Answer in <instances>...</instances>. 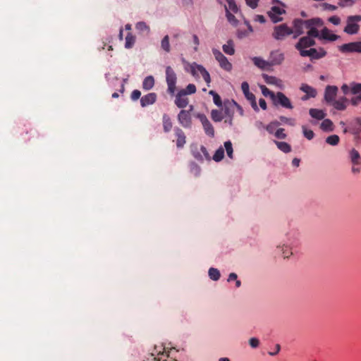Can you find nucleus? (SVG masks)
<instances>
[{"instance_id": "nucleus-1", "label": "nucleus", "mask_w": 361, "mask_h": 361, "mask_svg": "<svg viewBox=\"0 0 361 361\" xmlns=\"http://www.w3.org/2000/svg\"><path fill=\"white\" fill-rule=\"evenodd\" d=\"M361 21L360 15L349 16L346 19V26L343 31L348 35H355L359 32L360 25L358 23Z\"/></svg>"}, {"instance_id": "nucleus-2", "label": "nucleus", "mask_w": 361, "mask_h": 361, "mask_svg": "<svg viewBox=\"0 0 361 361\" xmlns=\"http://www.w3.org/2000/svg\"><path fill=\"white\" fill-rule=\"evenodd\" d=\"M324 22L319 18H314L309 20H306V28L309 30L307 31V36L312 38L313 37H320V33L317 29V27H319L323 26Z\"/></svg>"}, {"instance_id": "nucleus-3", "label": "nucleus", "mask_w": 361, "mask_h": 361, "mask_svg": "<svg viewBox=\"0 0 361 361\" xmlns=\"http://www.w3.org/2000/svg\"><path fill=\"white\" fill-rule=\"evenodd\" d=\"M166 82L168 86L167 92L173 96L176 90L177 76L171 66L166 68Z\"/></svg>"}, {"instance_id": "nucleus-4", "label": "nucleus", "mask_w": 361, "mask_h": 361, "mask_svg": "<svg viewBox=\"0 0 361 361\" xmlns=\"http://www.w3.org/2000/svg\"><path fill=\"white\" fill-rule=\"evenodd\" d=\"M293 29L289 27L286 24H281L275 26L272 37L276 40H283L286 37L293 34Z\"/></svg>"}, {"instance_id": "nucleus-5", "label": "nucleus", "mask_w": 361, "mask_h": 361, "mask_svg": "<svg viewBox=\"0 0 361 361\" xmlns=\"http://www.w3.org/2000/svg\"><path fill=\"white\" fill-rule=\"evenodd\" d=\"M272 102L275 106H280L287 109H293V106L288 97L283 92H278L272 99Z\"/></svg>"}, {"instance_id": "nucleus-6", "label": "nucleus", "mask_w": 361, "mask_h": 361, "mask_svg": "<svg viewBox=\"0 0 361 361\" xmlns=\"http://www.w3.org/2000/svg\"><path fill=\"white\" fill-rule=\"evenodd\" d=\"M212 53L222 69L226 71L232 70L233 66L231 63L228 61V59L219 50L212 49Z\"/></svg>"}, {"instance_id": "nucleus-7", "label": "nucleus", "mask_w": 361, "mask_h": 361, "mask_svg": "<svg viewBox=\"0 0 361 361\" xmlns=\"http://www.w3.org/2000/svg\"><path fill=\"white\" fill-rule=\"evenodd\" d=\"M191 73L194 76H197L200 73L203 78L204 80L207 82V85L209 86L211 82V78L209 72L202 65L194 63L190 66Z\"/></svg>"}, {"instance_id": "nucleus-8", "label": "nucleus", "mask_w": 361, "mask_h": 361, "mask_svg": "<svg viewBox=\"0 0 361 361\" xmlns=\"http://www.w3.org/2000/svg\"><path fill=\"white\" fill-rule=\"evenodd\" d=\"M315 44L316 42L314 39L310 37L305 36L299 39L298 42L295 45V47L300 51V54L301 55V51H306V48L311 47L315 45Z\"/></svg>"}, {"instance_id": "nucleus-9", "label": "nucleus", "mask_w": 361, "mask_h": 361, "mask_svg": "<svg viewBox=\"0 0 361 361\" xmlns=\"http://www.w3.org/2000/svg\"><path fill=\"white\" fill-rule=\"evenodd\" d=\"M326 55V51L323 49L320 48L318 50L314 48H310L307 51H301V56H310L311 59H319L324 57Z\"/></svg>"}, {"instance_id": "nucleus-10", "label": "nucleus", "mask_w": 361, "mask_h": 361, "mask_svg": "<svg viewBox=\"0 0 361 361\" xmlns=\"http://www.w3.org/2000/svg\"><path fill=\"white\" fill-rule=\"evenodd\" d=\"M197 118L202 123L205 133L209 137H213L214 136V129L207 116L203 114H198Z\"/></svg>"}, {"instance_id": "nucleus-11", "label": "nucleus", "mask_w": 361, "mask_h": 361, "mask_svg": "<svg viewBox=\"0 0 361 361\" xmlns=\"http://www.w3.org/2000/svg\"><path fill=\"white\" fill-rule=\"evenodd\" d=\"M241 89L246 99L250 102L251 106L253 108V109L256 111H258L259 108L257 105L255 96L252 93L250 92L249 84L247 82H242Z\"/></svg>"}, {"instance_id": "nucleus-12", "label": "nucleus", "mask_w": 361, "mask_h": 361, "mask_svg": "<svg viewBox=\"0 0 361 361\" xmlns=\"http://www.w3.org/2000/svg\"><path fill=\"white\" fill-rule=\"evenodd\" d=\"M284 54L279 50H274L270 52L269 63L270 66L281 65L284 61Z\"/></svg>"}, {"instance_id": "nucleus-13", "label": "nucleus", "mask_w": 361, "mask_h": 361, "mask_svg": "<svg viewBox=\"0 0 361 361\" xmlns=\"http://www.w3.org/2000/svg\"><path fill=\"white\" fill-rule=\"evenodd\" d=\"M179 123L185 128H190L192 126V118L189 111L181 110L178 114Z\"/></svg>"}, {"instance_id": "nucleus-14", "label": "nucleus", "mask_w": 361, "mask_h": 361, "mask_svg": "<svg viewBox=\"0 0 361 361\" xmlns=\"http://www.w3.org/2000/svg\"><path fill=\"white\" fill-rule=\"evenodd\" d=\"M339 50L343 53L357 52L361 53V42H354L343 44L339 47Z\"/></svg>"}, {"instance_id": "nucleus-15", "label": "nucleus", "mask_w": 361, "mask_h": 361, "mask_svg": "<svg viewBox=\"0 0 361 361\" xmlns=\"http://www.w3.org/2000/svg\"><path fill=\"white\" fill-rule=\"evenodd\" d=\"M286 11L283 8H281L279 6H272L271 10L267 13L269 17L271 18V21L274 23L282 21L283 18L281 17V15L285 13Z\"/></svg>"}, {"instance_id": "nucleus-16", "label": "nucleus", "mask_w": 361, "mask_h": 361, "mask_svg": "<svg viewBox=\"0 0 361 361\" xmlns=\"http://www.w3.org/2000/svg\"><path fill=\"white\" fill-rule=\"evenodd\" d=\"M175 97L174 103L177 107L183 109L188 106L189 99L183 90H179Z\"/></svg>"}, {"instance_id": "nucleus-17", "label": "nucleus", "mask_w": 361, "mask_h": 361, "mask_svg": "<svg viewBox=\"0 0 361 361\" xmlns=\"http://www.w3.org/2000/svg\"><path fill=\"white\" fill-rule=\"evenodd\" d=\"M338 87L334 85H327L324 92V99L328 103H332L337 95Z\"/></svg>"}, {"instance_id": "nucleus-18", "label": "nucleus", "mask_w": 361, "mask_h": 361, "mask_svg": "<svg viewBox=\"0 0 361 361\" xmlns=\"http://www.w3.org/2000/svg\"><path fill=\"white\" fill-rule=\"evenodd\" d=\"M293 26L295 29L294 38H296L299 35L303 34V27L306 28V20L295 19L293 20Z\"/></svg>"}, {"instance_id": "nucleus-19", "label": "nucleus", "mask_w": 361, "mask_h": 361, "mask_svg": "<svg viewBox=\"0 0 361 361\" xmlns=\"http://www.w3.org/2000/svg\"><path fill=\"white\" fill-rule=\"evenodd\" d=\"M175 135L177 137L176 139V146L178 148H182L185 145L186 142V137L185 135L184 132L180 128H175L174 129Z\"/></svg>"}, {"instance_id": "nucleus-20", "label": "nucleus", "mask_w": 361, "mask_h": 361, "mask_svg": "<svg viewBox=\"0 0 361 361\" xmlns=\"http://www.w3.org/2000/svg\"><path fill=\"white\" fill-rule=\"evenodd\" d=\"M348 131L350 132L351 133H353L354 135H358L359 133H361V119L359 118L354 119L350 123V127L349 128V130H348L347 128H345L343 130L344 133H346Z\"/></svg>"}, {"instance_id": "nucleus-21", "label": "nucleus", "mask_w": 361, "mask_h": 361, "mask_svg": "<svg viewBox=\"0 0 361 361\" xmlns=\"http://www.w3.org/2000/svg\"><path fill=\"white\" fill-rule=\"evenodd\" d=\"M252 61L255 66L261 70H269L271 68L269 61H266L262 57L255 56L252 58Z\"/></svg>"}, {"instance_id": "nucleus-22", "label": "nucleus", "mask_w": 361, "mask_h": 361, "mask_svg": "<svg viewBox=\"0 0 361 361\" xmlns=\"http://www.w3.org/2000/svg\"><path fill=\"white\" fill-rule=\"evenodd\" d=\"M157 100V94L154 92L144 95L140 99V104L142 107L153 104Z\"/></svg>"}, {"instance_id": "nucleus-23", "label": "nucleus", "mask_w": 361, "mask_h": 361, "mask_svg": "<svg viewBox=\"0 0 361 361\" xmlns=\"http://www.w3.org/2000/svg\"><path fill=\"white\" fill-rule=\"evenodd\" d=\"M338 38V35L331 33V31L326 27H324L320 32L319 39L334 42L337 40Z\"/></svg>"}, {"instance_id": "nucleus-24", "label": "nucleus", "mask_w": 361, "mask_h": 361, "mask_svg": "<svg viewBox=\"0 0 361 361\" xmlns=\"http://www.w3.org/2000/svg\"><path fill=\"white\" fill-rule=\"evenodd\" d=\"M262 78L264 80L265 82L269 85H274L279 87H281L283 85V81L275 76L269 75L267 74H263Z\"/></svg>"}, {"instance_id": "nucleus-25", "label": "nucleus", "mask_w": 361, "mask_h": 361, "mask_svg": "<svg viewBox=\"0 0 361 361\" xmlns=\"http://www.w3.org/2000/svg\"><path fill=\"white\" fill-rule=\"evenodd\" d=\"M348 99L345 97L339 98L338 100H334L331 105L338 111H344L347 107Z\"/></svg>"}, {"instance_id": "nucleus-26", "label": "nucleus", "mask_w": 361, "mask_h": 361, "mask_svg": "<svg viewBox=\"0 0 361 361\" xmlns=\"http://www.w3.org/2000/svg\"><path fill=\"white\" fill-rule=\"evenodd\" d=\"M163 129L165 133L171 131L173 127V123L171 118L166 114H164L162 116Z\"/></svg>"}, {"instance_id": "nucleus-27", "label": "nucleus", "mask_w": 361, "mask_h": 361, "mask_svg": "<svg viewBox=\"0 0 361 361\" xmlns=\"http://www.w3.org/2000/svg\"><path fill=\"white\" fill-rule=\"evenodd\" d=\"M349 158L352 164H361V157L357 150L351 149L349 152Z\"/></svg>"}, {"instance_id": "nucleus-28", "label": "nucleus", "mask_w": 361, "mask_h": 361, "mask_svg": "<svg viewBox=\"0 0 361 361\" xmlns=\"http://www.w3.org/2000/svg\"><path fill=\"white\" fill-rule=\"evenodd\" d=\"M223 51L228 55H233L235 54L234 42L232 39L227 41V43L222 47Z\"/></svg>"}, {"instance_id": "nucleus-29", "label": "nucleus", "mask_w": 361, "mask_h": 361, "mask_svg": "<svg viewBox=\"0 0 361 361\" xmlns=\"http://www.w3.org/2000/svg\"><path fill=\"white\" fill-rule=\"evenodd\" d=\"M310 115L317 120H322L326 116V114L320 109H310L309 111Z\"/></svg>"}, {"instance_id": "nucleus-30", "label": "nucleus", "mask_w": 361, "mask_h": 361, "mask_svg": "<svg viewBox=\"0 0 361 361\" xmlns=\"http://www.w3.org/2000/svg\"><path fill=\"white\" fill-rule=\"evenodd\" d=\"M154 85V79L152 75L146 77L142 82V88L145 90H151Z\"/></svg>"}, {"instance_id": "nucleus-31", "label": "nucleus", "mask_w": 361, "mask_h": 361, "mask_svg": "<svg viewBox=\"0 0 361 361\" xmlns=\"http://www.w3.org/2000/svg\"><path fill=\"white\" fill-rule=\"evenodd\" d=\"M300 90L311 97H315L317 95L316 90L308 85H302V86L300 87Z\"/></svg>"}, {"instance_id": "nucleus-32", "label": "nucleus", "mask_w": 361, "mask_h": 361, "mask_svg": "<svg viewBox=\"0 0 361 361\" xmlns=\"http://www.w3.org/2000/svg\"><path fill=\"white\" fill-rule=\"evenodd\" d=\"M274 143L276 145L277 147L284 153H288L291 151L290 145L286 142L275 140Z\"/></svg>"}, {"instance_id": "nucleus-33", "label": "nucleus", "mask_w": 361, "mask_h": 361, "mask_svg": "<svg viewBox=\"0 0 361 361\" xmlns=\"http://www.w3.org/2000/svg\"><path fill=\"white\" fill-rule=\"evenodd\" d=\"M211 117L214 122H220L224 118L222 112L217 109H213L212 111Z\"/></svg>"}, {"instance_id": "nucleus-34", "label": "nucleus", "mask_w": 361, "mask_h": 361, "mask_svg": "<svg viewBox=\"0 0 361 361\" xmlns=\"http://www.w3.org/2000/svg\"><path fill=\"white\" fill-rule=\"evenodd\" d=\"M321 128L324 131H332L333 122L330 119H324L321 123Z\"/></svg>"}, {"instance_id": "nucleus-35", "label": "nucleus", "mask_w": 361, "mask_h": 361, "mask_svg": "<svg viewBox=\"0 0 361 361\" xmlns=\"http://www.w3.org/2000/svg\"><path fill=\"white\" fill-rule=\"evenodd\" d=\"M135 42V37L130 33H128L126 37L125 47L130 49L133 47Z\"/></svg>"}, {"instance_id": "nucleus-36", "label": "nucleus", "mask_w": 361, "mask_h": 361, "mask_svg": "<svg viewBox=\"0 0 361 361\" xmlns=\"http://www.w3.org/2000/svg\"><path fill=\"white\" fill-rule=\"evenodd\" d=\"M339 140L340 138L337 135H331L326 138V142L332 146L337 145Z\"/></svg>"}, {"instance_id": "nucleus-37", "label": "nucleus", "mask_w": 361, "mask_h": 361, "mask_svg": "<svg viewBox=\"0 0 361 361\" xmlns=\"http://www.w3.org/2000/svg\"><path fill=\"white\" fill-rule=\"evenodd\" d=\"M209 278L213 281H218L220 278V272L217 269L210 268L209 269Z\"/></svg>"}, {"instance_id": "nucleus-38", "label": "nucleus", "mask_w": 361, "mask_h": 361, "mask_svg": "<svg viewBox=\"0 0 361 361\" xmlns=\"http://www.w3.org/2000/svg\"><path fill=\"white\" fill-rule=\"evenodd\" d=\"M226 1L227 3L226 9L227 8L230 12L233 11V13H237L238 11L235 0H226Z\"/></svg>"}, {"instance_id": "nucleus-39", "label": "nucleus", "mask_w": 361, "mask_h": 361, "mask_svg": "<svg viewBox=\"0 0 361 361\" xmlns=\"http://www.w3.org/2000/svg\"><path fill=\"white\" fill-rule=\"evenodd\" d=\"M224 157V149L222 147H219L214 153L213 159L215 161H220Z\"/></svg>"}, {"instance_id": "nucleus-40", "label": "nucleus", "mask_w": 361, "mask_h": 361, "mask_svg": "<svg viewBox=\"0 0 361 361\" xmlns=\"http://www.w3.org/2000/svg\"><path fill=\"white\" fill-rule=\"evenodd\" d=\"M210 95L213 96L214 103L219 107L222 106V102L220 96L214 90H210L209 92Z\"/></svg>"}, {"instance_id": "nucleus-41", "label": "nucleus", "mask_w": 361, "mask_h": 361, "mask_svg": "<svg viewBox=\"0 0 361 361\" xmlns=\"http://www.w3.org/2000/svg\"><path fill=\"white\" fill-rule=\"evenodd\" d=\"M161 47L166 52L170 51L171 49H170V44H169V37L168 35H166L162 39L161 42Z\"/></svg>"}, {"instance_id": "nucleus-42", "label": "nucleus", "mask_w": 361, "mask_h": 361, "mask_svg": "<svg viewBox=\"0 0 361 361\" xmlns=\"http://www.w3.org/2000/svg\"><path fill=\"white\" fill-rule=\"evenodd\" d=\"M135 27L137 30L141 32H146L147 33L149 32V27L145 22L142 21L138 22L136 24Z\"/></svg>"}, {"instance_id": "nucleus-43", "label": "nucleus", "mask_w": 361, "mask_h": 361, "mask_svg": "<svg viewBox=\"0 0 361 361\" xmlns=\"http://www.w3.org/2000/svg\"><path fill=\"white\" fill-rule=\"evenodd\" d=\"M226 16L227 18L228 21L232 24L233 25H237L238 24V20L235 17L233 14H232L227 8L226 12Z\"/></svg>"}, {"instance_id": "nucleus-44", "label": "nucleus", "mask_w": 361, "mask_h": 361, "mask_svg": "<svg viewBox=\"0 0 361 361\" xmlns=\"http://www.w3.org/2000/svg\"><path fill=\"white\" fill-rule=\"evenodd\" d=\"M224 147H225L227 155L228 156V157L232 159L233 158V146H232L231 142V141L225 142H224Z\"/></svg>"}, {"instance_id": "nucleus-45", "label": "nucleus", "mask_w": 361, "mask_h": 361, "mask_svg": "<svg viewBox=\"0 0 361 361\" xmlns=\"http://www.w3.org/2000/svg\"><path fill=\"white\" fill-rule=\"evenodd\" d=\"M262 92L264 96L265 97H269L270 99L272 100L274 97L275 96V93L270 90H269L266 86L262 85L261 86Z\"/></svg>"}, {"instance_id": "nucleus-46", "label": "nucleus", "mask_w": 361, "mask_h": 361, "mask_svg": "<svg viewBox=\"0 0 361 361\" xmlns=\"http://www.w3.org/2000/svg\"><path fill=\"white\" fill-rule=\"evenodd\" d=\"M302 132L304 136L309 140H312L314 137V133L312 130L307 129L305 126H302Z\"/></svg>"}, {"instance_id": "nucleus-47", "label": "nucleus", "mask_w": 361, "mask_h": 361, "mask_svg": "<svg viewBox=\"0 0 361 361\" xmlns=\"http://www.w3.org/2000/svg\"><path fill=\"white\" fill-rule=\"evenodd\" d=\"M181 90H183L186 93V95H188L195 93L197 90L194 84H189L185 89H182Z\"/></svg>"}, {"instance_id": "nucleus-48", "label": "nucleus", "mask_w": 361, "mask_h": 361, "mask_svg": "<svg viewBox=\"0 0 361 361\" xmlns=\"http://www.w3.org/2000/svg\"><path fill=\"white\" fill-rule=\"evenodd\" d=\"M278 126H279V123L278 121H272L268 124L265 128L270 134H272Z\"/></svg>"}, {"instance_id": "nucleus-49", "label": "nucleus", "mask_w": 361, "mask_h": 361, "mask_svg": "<svg viewBox=\"0 0 361 361\" xmlns=\"http://www.w3.org/2000/svg\"><path fill=\"white\" fill-rule=\"evenodd\" d=\"M350 89L353 94L361 93V83H352Z\"/></svg>"}, {"instance_id": "nucleus-50", "label": "nucleus", "mask_w": 361, "mask_h": 361, "mask_svg": "<svg viewBox=\"0 0 361 361\" xmlns=\"http://www.w3.org/2000/svg\"><path fill=\"white\" fill-rule=\"evenodd\" d=\"M279 119H280V121L281 122H283L284 123H286V124H288V125H290L291 126H293L295 124V119L291 118H287L286 116H280Z\"/></svg>"}, {"instance_id": "nucleus-51", "label": "nucleus", "mask_w": 361, "mask_h": 361, "mask_svg": "<svg viewBox=\"0 0 361 361\" xmlns=\"http://www.w3.org/2000/svg\"><path fill=\"white\" fill-rule=\"evenodd\" d=\"M357 0H339L338 5L341 7L353 6Z\"/></svg>"}, {"instance_id": "nucleus-52", "label": "nucleus", "mask_w": 361, "mask_h": 361, "mask_svg": "<svg viewBox=\"0 0 361 361\" xmlns=\"http://www.w3.org/2000/svg\"><path fill=\"white\" fill-rule=\"evenodd\" d=\"M285 130L283 128H279L276 132H275V136L276 137H277L278 139H286V134L284 133Z\"/></svg>"}, {"instance_id": "nucleus-53", "label": "nucleus", "mask_w": 361, "mask_h": 361, "mask_svg": "<svg viewBox=\"0 0 361 361\" xmlns=\"http://www.w3.org/2000/svg\"><path fill=\"white\" fill-rule=\"evenodd\" d=\"M329 22L335 25H338L341 23V18L337 16H333L328 19Z\"/></svg>"}, {"instance_id": "nucleus-54", "label": "nucleus", "mask_w": 361, "mask_h": 361, "mask_svg": "<svg viewBox=\"0 0 361 361\" xmlns=\"http://www.w3.org/2000/svg\"><path fill=\"white\" fill-rule=\"evenodd\" d=\"M249 344L252 348H255L259 346V341L258 338L253 337V338H250Z\"/></svg>"}, {"instance_id": "nucleus-55", "label": "nucleus", "mask_w": 361, "mask_h": 361, "mask_svg": "<svg viewBox=\"0 0 361 361\" xmlns=\"http://www.w3.org/2000/svg\"><path fill=\"white\" fill-rule=\"evenodd\" d=\"M200 151H201V153L202 154L203 159H207V160L210 159L209 154L207 152V149L204 146L202 145L200 147Z\"/></svg>"}, {"instance_id": "nucleus-56", "label": "nucleus", "mask_w": 361, "mask_h": 361, "mask_svg": "<svg viewBox=\"0 0 361 361\" xmlns=\"http://www.w3.org/2000/svg\"><path fill=\"white\" fill-rule=\"evenodd\" d=\"M247 5L249 6L252 8H255L258 6V2L259 0H245Z\"/></svg>"}, {"instance_id": "nucleus-57", "label": "nucleus", "mask_w": 361, "mask_h": 361, "mask_svg": "<svg viewBox=\"0 0 361 361\" xmlns=\"http://www.w3.org/2000/svg\"><path fill=\"white\" fill-rule=\"evenodd\" d=\"M141 96V92L140 90H135L131 93V99L133 100H137Z\"/></svg>"}, {"instance_id": "nucleus-58", "label": "nucleus", "mask_w": 361, "mask_h": 361, "mask_svg": "<svg viewBox=\"0 0 361 361\" xmlns=\"http://www.w3.org/2000/svg\"><path fill=\"white\" fill-rule=\"evenodd\" d=\"M351 104L353 105V106H357L359 104L361 103V95H358V96H356V97H354L351 99Z\"/></svg>"}, {"instance_id": "nucleus-59", "label": "nucleus", "mask_w": 361, "mask_h": 361, "mask_svg": "<svg viewBox=\"0 0 361 361\" xmlns=\"http://www.w3.org/2000/svg\"><path fill=\"white\" fill-rule=\"evenodd\" d=\"M282 252L284 258L288 257L289 255L292 254L288 246H285L282 248Z\"/></svg>"}, {"instance_id": "nucleus-60", "label": "nucleus", "mask_w": 361, "mask_h": 361, "mask_svg": "<svg viewBox=\"0 0 361 361\" xmlns=\"http://www.w3.org/2000/svg\"><path fill=\"white\" fill-rule=\"evenodd\" d=\"M322 6L325 10H329V11H335L337 8V6H336L334 5L329 4L328 3L323 4Z\"/></svg>"}, {"instance_id": "nucleus-61", "label": "nucleus", "mask_w": 361, "mask_h": 361, "mask_svg": "<svg viewBox=\"0 0 361 361\" xmlns=\"http://www.w3.org/2000/svg\"><path fill=\"white\" fill-rule=\"evenodd\" d=\"M192 39H193V42H194V44L195 45V47H194V49H195V51H197L198 46L200 44L199 38H198V37L196 35H193Z\"/></svg>"}, {"instance_id": "nucleus-62", "label": "nucleus", "mask_w": 361, "mask_h": 361, "mask_svg": "<svg viewBox=\"0 0 361 361\" xmlns=\"http://www.w3.org/2000/svg\"><path fill=\"white\" fill-rule=\"evenodd\" d=\"M224 123L228 125L229 126H232L233 125V115H229L227 118L224 119Z\"/></svg>"}, {"instance_id": "nucleus-63", "label": "nucleus", "mask_w": 361, "mask_h": 361, "mask_svg": "<svg viewBox=\"0 0 361 361\" xmlns=\"http://www.w3.org/2000/svg\"><path fill=\"white\" fill-rule=\"evenodd\" d=\"M360 165V164H353L351 170L354 174H357L360 172V168L359 166Z\"/></svg>"}, {"instance_id": "nucleus-64", "label": "nucleus", "mask_w": 361, "mask_h": 361, "mask_svg": "<svg viewBox=\"0 0 361 361\" xmlns=\"http://www.w3.org/2000/svg\"><path fill=\"white\" fill-rule=\"evenodd\" d=\"M255 126L259 130H262L263 128H265V127H266V126H264V123L260 121H257L255 123Z\"/></svg>"}]
</instances>
